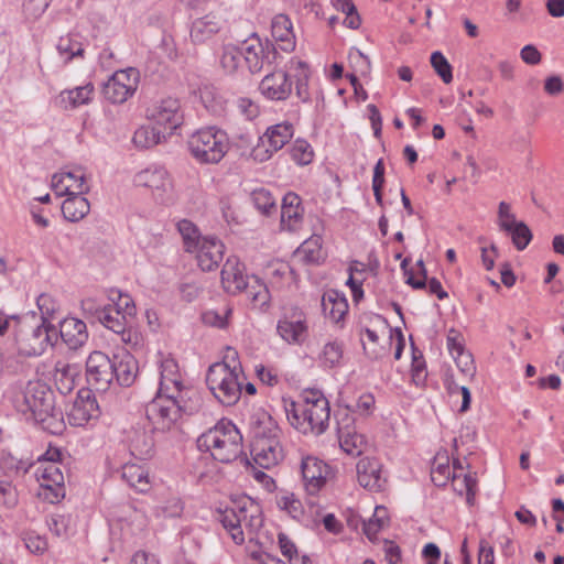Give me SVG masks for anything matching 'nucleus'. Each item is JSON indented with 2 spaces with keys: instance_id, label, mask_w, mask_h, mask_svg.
<instances>
[{
  "instance_id": "1",
  "label": "nucleus",
  "mask_w": 564,
  "mask_h": 564,
  "mask_svg": "<svg viewBox=\"0 0 564 564\" xmlns=\"http://www.w3.org/2000/svg\"><path fill=\"white\" fill-rule=\"evenodd\" d=\"M291 425L302 434L321 435L328 427L329 402L319 390H304L301 400L285 406Z\"/></svg>"
},
{
  "instance_id": "2",
  "label": "nucleus",
  "mask_w": 564,
  "mask_h": 564,
  "mask_svg": "<svg viewBox=\"0 0 564 564\" xmlns=\"http://www.w3.org/2000/svg\"><path fill=\"white\" fill-rule=\"evenodd\" d=\"M252 433L251 455L254 463L265 469L276 466L283 459L280 444V429L265 411H259L250 419Z\"/></svg>"
},
{
  "instance_id": "3",
  "label": "nucleus",
  "mask_w": 564,
  "mask_h": 564,
  "mask_svg": "<svg viewBox=\"0 0 564 564\" xmlns=\"http://www.w3.org/2000/svg\"><path fill=\"white\" fill-rule=\"evenodd\" d=\"M217 519L236 544H242L246 533L251 538L263 524L259 505L248 497L232 501L230 506L219 510Z\"/></svg>"
},
{
  "instance_id": "4",
  "label": "nucleus",
  "mask_w": 564,
  "mask_h": 564,
  "mask_svg": "<svg viewBox=\"0 0 564 564\" xmlns=\"http://www.w3.org/2000/svg\"><path fill=\"white\" fill-rule=\"evenodd\" d=\"M23 403L33 419L51 434H61L64 430L63 413L55 409L54 394L50 387L40 381H29L23 390Z\"/></svg>"
},
{
  "instance_id": "5",
  "label": "nucleus",
  "mask_w": 564,
  "mask_h": 564,
  "mask_svg": "<svg viewBox=\"0 0 564 564\" xmlns=\"http://www.w3.org/2000/svg\"><path fill=\"white\" fill-rule=\"evenodd\" d=\"M197 446L215 460L230 463L242 452V436L235 424L221 420L197 438Z\"/></svg>"
},
{
  "instance_id": "6",
  "label": "nucleus",
  "mask_w": 564,
  "mask_h": 564,
  "mask_svg": "<svg viewBox=\"0 0 564 564\" xmlns=\"http://www.w3.org/2000/svg\"><path fill=\"white\" fill-rule=\"evenodd\" d=\"M56 328L46 317L25 316L18 322L15 343L21 355L31 357L42 355L57 340Z\"/></svg>"
},
{
  "instance_id": "7",
  "label": "nucleus",
  "mask_w": 564,
  "mask_h": 564,
  "mask_svg": "<svg viewBox=\"0 0 564 564\" xmlns=\"http://www.w3.org/2000/svg\"><path fill=\"white\" fill-rule=\"evenodd\" d=\"M199 404L200 400L159 395L147 405L145 414L154 432L165 433L176 427L182 412L192 414Z\"/></svg>"
},
{
  "instance_id": "8",
  "label": "nucleus",
  "mask_w": 564,
  "mask_h": 564,
  "mask_svg": "<svg viewBox=\"0 0 564 564\" xmlns=\"http://www.w3.org/2000/svg\"><path fill=\"white\" fill-rule=\"evenodd\" d=\"M192 156L202 164H216L229 150L227 133L216 127L195 131L187 141Z\"/></svg>"
},
{
  "instance_id": "9",
  "label": "nucleus",
  "mask_w": 564,
  "mask_h": 564,
  "mask_svg": "<svg viewBox=\"0 0 564 564\" xmlns=\"http://www.w3.org/2000/svg\"><path fill=\"white\" fill-rule=\"evenodd\" d=\"M237 367L230 370L225 364H214L206 375V383L213 395L224 405L236 404L241 395L246 380L245 375H238Z\"/></svg>"
},
{
  "instance_id": "10",
  "label": "nucleus",
  "mask_w": 564,
  "mask_h": 564,
  "mask_svg": "<svg viewBox=\"0 0 564 564\" xmlns=\"http://www.w3.org/2000/svg\"><path fill=\"white\" fill-rule=\"evenodd\" d=\"M159 395L185 398L189 401L200 400L198 392L184 383L178 366L172 358L161 360Z\"/></svg>"
},
{
  "instance_id": "11",
  "label": "nucleus",
  "mask_w": 564,
  "mask_h": 564,
  "mask_svg": "<svg viewBox=\"0 0 564 564\" xmlns=\"http://www.w3.org/2000/svg\"><path fill=\"white\" fill-rule=\"evenodd\" d=\"M39 482V498L50 502H58L65 496L64 474L59 462H41L35 469Z\"/></svg>"
},
{
  "instance_id": "12",
  "label": "nucleus",
  "mask_w": 564,
  "mask_h": 564,
  "mask_svg": "<svg viewBox=\"0 0 564 564\" xmlns=\"http://www.w3.org/2000/svg\"><path fill=\"white\" fill-rule=\"evenodd\" d=\"M133 182L137 186L151 189L152 196L160 204L169 205L174 202L175 196L171 177L162 166L152 165L138 172Z\"/></svg>"
},
{
  "instance_id": "13",
  "label": "nucleus",
  "mask_w": 564,
  "mask_h": 564,
  "mask_svg": "<svg viewBox=\"0 0 564 564\" xmlns=\"http://www.w3.org/2000/svg\"><path fill=\"white\" fill-rule=\"evenodd\" d=\"M139 73L135 68L117 70L104 84L102 94L111 104H123L138 88Z\"/></svg>"
},
{
  "instance_id": "14",
  "label": "nucleus",
  "mask_w": 564,
  "mask_h": 564,
  "mask_svg": "<svg viewBox=\"0 0 564 564\" xmlns=\"http://www.w3.org/2000/svg\"><path fill=\"white\" fill-rule=\"evenodd\" d=\"M112 359L105 352L93 351L86 360V379L89 387L97 392H106L113 383Z\"/></svg>"
},
{
  "instance_id": "15",
  "label": "nucleus",
  "mask_w": 564,
  "mask_h": 564,
  "mask_svg": "<svg viewBox=\"0 0 564 564\" xmlns=\"http://www.w3.org/2000/svg\"><path fill=\"white\" fill-rule=\"evenodd\" d=\"M276 333L289 345H302L308 336V325L305 313L292 308L278 321Z\"/></svg>"
},
{
  "instance_id": "16",
  "label": "nucleus",
  "mask_w": 564,
  "mask_h": 564,
  "mask_svg": "<svg viewBox=\"0 0 564 564\" xmlns=\"http://www.w3.org/2000/svg\"><path fill=\"white\" fill-rule=\"evenodd\" d=\"M301 473L305 491L308 495H316L332 477L330 467L315 456L303 457Z\"/></svg>"
},
{
  "instance_id": "17",
  "label": "nucleus",
  "mask_w": 564,
  "mask_h": 564,
  "mask_svg": "<svg viewBox=\"0 0 564 564\" xmlns=\"http://www.w3.org/2000/svg\"><path fill=\"white\" fill-rule=\"evenodd\" d=\"M180 101L176 98H166L154 105L148 111V118L165 132L174 131L182 123Z\"/></svg>"
},
{
  "instance_id": "18",
  "label": "nucleus",
  "mask_w": 564,
  "mask_h": 564,
  "mask_svg": "<svg viewBox=\"0 0 564 564\" xmlns=\"http://www.w3.org/2000/svg\"><path fill=\"white\" fill-rule=\"evenodd\" d=\"M100 414L99 405L91 389L80 390L72 403L67 419L73 426H84L91 420L98 419Z\"/></svg>"
},
{
  "instance_id": "19",
  "label": "nucleus",
  "mask_w": 564,
  "mask_h": 564,
  "mask_svg": "<svg viewBox=\"0 0 564 564\" xmlns=\"http://www.w3.org/2000/svg\"><path fill=\"white\" fill-rule=\"evenodd\" d=\"M242 58L251 73H259L271 65L275 52L264 47L258 36H251L241 44Z\"/></svg>"
},
{
  "instance_id": "20",
  "label": "nucleus",
  "mask_w": 564,
  "mask_h": 564,
  "mask_svg": "<svg viewBox=\"0 0 564 564\" xmlns=\"http://www.w3.org/2000/svg\"><path fill=\"white\" fill-rule=\"evenodd\" d=\"M52 188L58 196L85 194L88 192L86 174L80 167L55 173L52 177Z\"/></svg>"
},
{
  "instance_id": "21",
  "label": "nucleus",
  "mask_w": 564,
  "mask_h": 564,
  "mask_svg": "<svg viewBox=\"0 0 564 564\" xmlns=\"http://www.w3.org/2000/svg\"><path fill=\"white\" fill-rule=\"evenodd\" d=\"M292 80L282 70H273L267 74L259 84L260 93L270 100H286L292 93Z\"/></svg>"
},
{
  "instance_id": "22",
  "label": "nucleus",
  "mask_w": 564,
  "mask_h": 564,
  "mask_svg": "<svg viewBox=\"0 0 564 564\" xmlns=\"http://www.w3.org/2000/svg\"><path fill=\"white\" fill-rule=\"evenodd\" d=\"M196 259L203 271L216 269L224 258L225 246L216 237L207 236L195 248Z\"/></svg>"
},
{
  "instance_id": "23",
  "label": "nucleus",
  "mask_w": 564,
  "mask_h": 564,
  "mask_svg": "<svg viewBox=\"0 0 564 564\" xmlns=\"http://www.w3.org/2000/svg\"><path fill=\"white\" fill-rule=\"evenodd\" d=\"M357 478L360 486L372 491H379L386 485L387 478L381 463L376 458L365 457L357 463Z\"/></svg>"
},
{
  "instance_id": "24",
  "label": "nucleus",
  "mask_w": 564,
  "mask_h": 564,
  "mask_svg": "<svg viewBox=\"0 0 564 564\" xmlns=\"http://www.w3.org/2000/svg\"><path fill=\"white\" fill-rule=\"evenodd\" d=\"M248 274L245 273V265L237 257H229L221 270V284L226 292L230 294L242 293L249 280Z\"/></svg>"
},
{
  "instance_id": "25",
  "label": "nucleus",
  "mask_w": 564,
  "mask_h": 564,
  "mask_svg": "<svg viewBox=\"0 0 564 564\" xmlns=\"http://www.w3.org/2000/svg\"><path fill=\"white\" fill-rule=\"evenodd\" d=\"M303 221V207L297 194L290 192L285 194L281 206V227L284 230L297 231Z\"/></svg>"
},
{
  "instance_id": "26",
  "label": "nucleus",
  "mask_w": 564,
  "mask_h": 564,
  "mask_svg": "<svg viewBox=\"0 0 564 564\" xmlns=\"http://www.w3.org/2000/svg\"><path fill=\"white\" fill-rule=\"evenodd\" d=\"M337 437L340 448L351 456H359L364 453L367 442L360 434L350 419L347 423H340L337 429Z\"/></svg>"
},
{
  "instance_id": "27",
  "label": "nucleus",
  "mask_w": 564,
  "mask_h": 564,
  "mask_svg": "<svg viewBox=\"0 0 564 564\" xmlns=\"http://www.w3.org/2000/svg\"><path fill=\"white\" fill-rule=\"evenodd\" d=\"M59 336L69 349L76 350L88 339L86 324L75 317H66L59 324Z\"/></svg>"
},
{
  "instance_id": "28",
  "label": "nucleus",
  "mask_w": 564,
  "mask_h": 564,
  "mask_svg": "<svg viewBox=\"0 0 564 564\" xmlns=\"http://www.w3.org/2000/svg\"><path fill=\"white\" fill-rule=\"evenodd\" d=\"M284 72L288 74L290 79L293 78L295 80L296 96L303 101L307 100L310 97L308 79L311 76L308 65L296 57H292L288 62L286 69Z\"/></svg>"
},
{
  "instance_id": "29",
  "label": "nucleus",
  "mask_w": 564,
  "mask_h": 564,
  "mask_svg": "<svg viewBox=\"0 0 564 564\" xmlns=\"http://www.w3.org/2000/svg\"><path fill=\"white\" fill-rule=\"evenodd\" d=\"M97 319L108 329L122 336L123 341L130 340V334H126L128 319L120 313V310L113 305H105L96 311Z\"/></svg>"
},
{
  "instance_id": "30",
  "label": "nucleus",
  "mask_w": 564,
  "mask_h": 564,
  "mask_svg": "<svg viewBox=\"0 0 564 564\" xmlns=\"http://www.w3.org/2000/svg\"><path fill=\"white\" fill-rule=\"evenodd\" d=\"M271 31L280 50L290 52L295 47V35L293 33L292 22L286 15H275L272 20Z\"/></svg>"
},
{
  "instance_id": "31",
  "label": "nucleus",
  "mask_w": 564,
  "mask_h": 564,
  "mask_svg": "<svg viewBox=\"0 0 564 564\" xmlns=\"http://www.w3.org/2000/svg\"><path fill=\"white\" fill-rule=\"evenodd\" d=\"M93 84L88 83L74 89H65L56 97V104L63 109H74L91 101Z\"/></svg>"
},
{
  "instance_id": "32",
  "label": "nucleus",
  "mask_w": 564,
  "mask_h": 564,
  "mask_svg": "<svg viewBox=\"0 0 564 564\" xmlns=\"http://www.w3.org/2000/svg\"><path fill=\"white\" fill-rule=\"evenodd\" d=\"M121 478L139 492H147L151 488L150 475L143 465L126 463L121 468Z\"/></svg>"
},
{
  "instance_id": "33",
  "label": "nucleus",
  "mask_w": 564,
  "mask_h": 564,
  "mask_svg": "<svg viewBox=\"0 0 564 564\" xmlns=\"http://www.w3.org/2000/svg\"><path fill=\"white\" fill-rule=\"evenodd\" d=\"M79 376L77 365L65 361H57L54 368V382L62 394L70 393L76 387V380Z\"/></svg>"
},
{
  "instance_id": "34",
  "label": "nucleus",
  "mask_w": 564,
  "mask_h": 564,
  "mask_svg": "<svg viewBox=\"0 0 564 564\" xmlns=\"http://www.w3.org/2000/svg\"><path fill=\"white\" fill-rule=\"evenodd\" d=\"M113 367V381L121 387H130L135 378L138 365L131 355H123L121 357L115 356L112 359Z\"/></svg>"
},
{
  "instance_id": "35",
  "label": "nucleus",
  "mask_w": 564,
  "mask_h": 564,
  "mask_svg": "<svg viewBox=\"0 0 564 564\" xmlns=\"http://www.w3.org/2000/svg\"><path fill=\"white\" fill-rule=\"evenodd\" d=\"M246 293L253 308L265 311L270 305L271 295L268 286L257 276L250 275L247 281Z\"/></svg>"
},
{
  "instance_id": "36",
  "label": "nucleus",
  "mask_w": 564,
  "mask_h": 564,
  "mask_svg": "<svg viewBox=\"0 0 564 564\" xmlns=\"http://www.w3.org/2000/svg\"><path fill=\"white\" fill-rule=\"evenodd\" d=\"M323 313L333 323H339L348 311V303L344 295L336 291H328L322 297Z\"/></svg>"
},
{
  "instance_id": "37",
  "label": "nucleus",
  "mask_w": 564,
  "mask_h": 564,
  "mask_svg": "<svg viewBox=\"0 0 564 564\" xmlns=\"http://www.w3.org/2000/svg\"><path fill=\"white\" fill-rule=\"evenodd\" d=\"M221 24L217 17L207 14L196 19L191 28V39L195 43H205L220 31Z\"/></svg>"
},
{
  "instance_id": "38",
  "label": "nucleus",
  "mask_w": 564,
  "mask_h": 564,
  "mask_svg": "<svg viewBox=\"0 0 564 564\" xmlns=\"http://www.w3.org/2000/svg\"><path fill=\"white\" fill-rule=\"evenodd\" d=\"M32 463L20 459L10 453H2L0 457V478L15 481L24 476L31 468Z\"/></svg>"
},
{
  "instance_id": "39",
  "label": "nucleus",
  "mask_w": 564,
  "mask_h": 564,
  "mask_svg": "<svg viewBox=\"0 0 564 564\" xmlns=\"http://www.w3.org/2000/svg\"><path fill=\"white\" fill-rule=\"evenodd\" d=\"M84 194L69 195L62 204L65 219L76 223L82 220L90 210V204Z\"/></svg>"
},
{
  "instance_id": "40",
  "label": "nucleus",
  "mask_w": 564,
  "mask_h": 564,
  "mask_svg": "<svg viewBox=\"0 0 564 564\" xmlns=\"http://www.w3.org/2000/svg\"><path fill=\"white\" fill-rule=\"evenodd\" d=\"M293 134V124L281 122L269 127L262 137L272 147V150L278 152L292 139Z\"/></svg>"
},
{
  "instance_id": "41",
  "label": "nucleus",
  "mask_w": 564,
  "mask_h": 564,
  "mask_svg": "<svg viewBox=\"0 0 564 564\" xmlns=\"http://www.w3.org/2000/svg\"><path fill=\"white\" fill-rule=\"evenodd\" d=\"M295 254L305 263H319L325 258L322 249V238L316 235L310 237L299 247Z\"/></svg>"
},
{
  "instance_id": "42",
  "label": "nucleus",
  "mask_w": 564,
  "mask_h": 564,
  "mask_svg": "<svg viewBox=\"0 0 564 564\" xmlns=\"http://www.w3.org/2000/svg\"><path fill=\"white\" fill-rule=\"evenodd\" d=\"M344 346L339 340L327 341L318 354V361L323 368H336L341 365Z\"/></svg>"
},
{
  "instance_id": "43",
  "label": "nucleus",
  "mask_w": 564,
  "mask_h": 564,
  "mask_svg": "<svg viewBox=\"0 0 564 564\" xmlns=\"http://www.w3.org/2000/svg\"><path fill=\"white\" fill-rule=\"evenodd\" d=\"M165 135L156 126H142L135 130L132 141L138 148L149 149L160 143Z\"/></svg>"
},
{
  "instance_id": "44",
  "label": "nucleus",
  "mask_w": 564,
  "mask_h": 564,
  "mask_svg": "<svg viewBox=\"0 0 564 564\" xmlns=\"http://www.w3.org/2000/svg\"><path fill=\"white\" fill-rule=\"evenodd\" d=\"M242 61L241 47L235 44H226L223 46L219 57V64L227 74H234L238 70Z\"/></svg>"
},
{
  "instance_id": "45",
  "label": "nucleus",
  "mask_w": 564,
  "mask_h": 564,
  "mask_svg": "<svg viewBox=\"0 0 564 564\" xmlns=\"http://www.w3.org/2000/svg\"><path fill=\"white\" fill-rule=\"evenodd\" d=\"M198 96L203 106L214 115H220L225 109V101L217 89L212 85H203L198 88Z\"/></svg>"
},
{
  "instance_id": "46",
  "label": "nucleus",
  "mask_w": 564,
  "mask_h": 564,
  "mask_svg": "<svg viewBox=\"0 0 564 564\" xmlns=\"http://www.w3.org/2000/svg\"><path fill=\"white\" fill-rule=\"evenodd\" d=\"M57 51L68 62L75 57H82L84 46L78 35L62 36L57 43Z\"/></svg>"
},
{
  "instance_id": "47",
  "label": "nucleus",
  "mask_w": 564,
  "mask_h": 564,
  "mask_svg": "<svg viewBox=\"0 0 564 564\" xmlns=\"http://www.w3.org/2000/svg\"><path fill=\"white\" fill-rule=\"evenodd\" d=\"M177 230L181 234L184 247L187 252H194L195 248L204 237H200L197 227L187 219L177 223Z\"/></svg>"
},
{
  "instance_id": "48",
  "label": "nucleus",
  "mask_w": 564,
  "mask_h": 564,
  "mask_svg": "<svg viewBox=\"0 0 564 564\" xmlns=\"http://www.w3.org/2000/svg\"><path fill=\"white\" fill-rule=\"evenodd\" d=\"M453 474H457V471H452V467L448 464V457L445 455H437L431 471L432 481L436 486H445L448 480H453Z\"/></svg>"
},
{
  "instance_id": "49",
  "label": "nucleus",
  "mask_w": 564,
  "mask_h": 564,
  "mask_svg": "<svg viewBox=\"0 0 564 564\" xmlns=\"http://www.w3.org/2000/svg\"><path fill=\"white\" fill-rule=\"evenodd\" d=\"M154 443L145 433H135L130 442L131 454L139 459H147L153 453Z\"/></svg>"
},
{
  "instance_id": "50",
  "label": "nucleus",
  "mask_w": 564,
  "mask_h": 564,
  "mask_svg": "<svg viewBox=\"0 0 564 564\" xmlns=\"http://www.w3.org/2000/svg\"><path fill=\"white\" fill-rule=\"evenodd\" d=\"M452 481L454 490L459 495L465 494L467 503L473 505L477 486L476 478L471 474H465L463 478L458 474H453Z\"/></svg>"
},
{
  "instance_id": "51",
  "label": "nucleus",
  "mask_w": 564,
  "mask_h": 564,
  "mask_svg": "<svg viewBox=\"0 0 564 564\" xmlns=\"http://www.w3.org/2000/svg\"><path fill=\"white\" fill-rule=\"evenodd\" d=\"M511 236L512 242L518 250H523L532 239L530 228L523 221H516L510 225V229H503Z\"/></svg>"
},
{
  "instance_id": "52",
  "label": "nucleus",
  "mask_w": 564,
  "mask_h": 564,
  "mask_svg": "<svg viewBox=\"0 0 564 564\" xmlns=\"http://www.w3.org/2000/svg\"><path fill=\"white\" fill-rule=\"evenodd\" d=\"M254 207L263 215H270L276 208V202L265 188H257L251 193Z\"/></svg>"
},
{
  "instance_id": "53",
  "label": "nucleus",
  "mask_w": 564,
  "mask_h": 564,
  "mask_svg": "<svg viewBox=\"0 0 564 564\" xmlns=\"http://www.w3.org/2000/svg\"><path fill=\"white\" fill-rule=\"evenodd\" d=\"M292 160L299 165H307L313 161L314 151L311 144L303 140L297 139L294 141L290 149Z\"/></svg>"
},
{
  "instance_id": "54",
  "label": "nucleus",
  "mask_w": 564,
  "mask_h": 564,
  "mask_svg": "<svg viewBox=\"0 0 564 564\" xmlns=\"http://www.w3.org/2000/svg\"><path fill=\"white\" fill-rule=\"evenodd\" d=\"M387 510L384 507L378 506L373 516L364 523V532L368 539L373 540L377 533L386 525Z\"/></svg>"
},
{
  "instance_id": "55",
  "label": "nucleus",
  "mask_w": 564,
  "mask_h": 564,
  "mask_svg": "<svg viewBox=\"0 0 564 564\" xmlns=\"http://www.w3.org/2000/svg\"><path fill=\"white\" fill-rule=\"evenodd\" d=\"M19 502V492L14 481L0 478V503L12 509Z\"/></svg>"
},
{
  "instance_id": "56",
  "label": "nucleus",
  "mask_w": 564,
  "mask_h": 564,
  "mask_svg": "<svg viewBox=\"0 0 564 564\" xmlns=\"http://www.w3.org/2000/svg\"><path fill=\"white\" fill-rule=\"evenodd\" d=\"M378 335L375 330L366 328L361 335L360 340L364 347L365 352L372 359H379L383 356V348H376L375 346L378 343Z\"/></svg>"
},
{
  "instance_id": "57",
  "label": "nucleus",
  "mask_w": 564,
  "mask_h": 564,
  "mask_svg": "<svg viewBox=\"0 0 564 564\" xmlns=\"http://www.w3.org/2000/svg\"><path fill=\"white\" fill-rule=\"evenodd\" d=\"M431 65L445 84L453 80L452 66L441 52L432 53Z\"/></svg>"
},
{
  "instance_id": "58",
  "label": "nucleus",
  "mask_w": 564,
  "mask_h": 564,
  "mask_svg": "<svg viewBox=\"0 0 564 564\" xmlns=\"http://www.w3.org/2000/svg\"><path fill=\"white\" fill-rule=\"evenodd\" d=\"M231 314L230 307H224L221 312L206 311L203 313L202 319L206 325L225 328L228 325V317Z\"/></svg>"
},
{
  "instance_id": "59",
  "label": "nucleus",
  "mask_w": 564,
  "mask_h": 564,
  "mask_svg": "<svg viewBox=\"0 0 564 564\" xmlns=\"http://www.w3.org/2000/svg\"><path fill=\"white\" fill-rule=\"evenodd\" d=\"M25 547L33 554H43L47 550V541L44 536L33 532L26 533L23 538Z\"/></svg>"
},
{
  "instance_id": "60",
  "label": "nucleus",
  "mask_w": 564,
  "mask_h": 564,
  "mask_svg": "<svg viewBox=\"0 0 564 564\" xmlns=\"http://www.w3.org/2000/svg\"><path fill=\"white\" fill-rule=\"evenodd\" d=\"M275 152L276 151L272 150V147L264 141L263 137H260L257 145L251 150L250 156L253 161L263 163L270 160Z\"/></svg>"
},
{
  "instance_id": "61",
  "label": "nucleus",
  "mask_w": 564,
  "mask_h": 564,
  "mask_svg": "<svg viewBox=\"0 0 564 564\" xmlns=\"http://www.w3.org/2000/svg\"><path fill=\"white\" fill-rule=\"evenodd\" d=\"M68 522L69 519L67 517L56 514L48 519L47 525L50 531L56 536H65L68 532Z\"/></svg>"
},
{
  "instance_id": "62",
  "label": "nucleus",
  "mask_w": 564,
  "mask_h": 564,
  "mask_svg": "<svg viewBox=\"0 0 564 564\" xmlns=\"http://www.w3.org/2000/svg\"><path fill=\"white\" fill-rule=\"evenodd\" d=\"M349 62L354 68L361 74H366L370 69V61L359 50L350 51Z\"/></svg>"
},
{
  "instance_id": "63",
  "label": "nucleus",
  "mask_w": 564,
  "mask_h": 564,
  "mask_svg": "<svg viewBox=\"0 0 564 564\" xmlns=\"http://www.w3.org/2000/svg\"><path fill=\"white\" fill-rule=\"evenodd\" d=\"M278 543L283 556H285L290 562H292L297 556V550L295 544L289 539V536L280 532L278 534Z\"/></svg>"
},
{
  "instance_id": "64",
  "label": "nucleus",
  "mask_w": 564,
  "mask_h": 564,
  "mask_svg": "<svg viewBox=\"0 0 564 564\" xmlns=\"http://www.w3.org/2000/svg\"><path fill=\"white\" fill-rule=\"evenodd\" d=\"M499 227L501 230L510 229V225L517 221L516 216L510 210V205L501 202L498 208Z\"/></svg>"
}]
</instances>
